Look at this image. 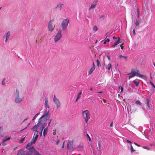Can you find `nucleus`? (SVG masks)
<instances>
[{"instance_id": "obj_1", "label": "nucleus", "mask_w": 155, "mask_h": 155, "mask_svg": "<svg viewBox=\"0 0 155 155\" xmlns=\"http://www.w3.org/2000/svg\"><path fill=\"white\" fill-rule=\"evenodd\" d=\"M140 71L137 69H131V72L130 73V74L129 76V79H130L135 76L139 77L142 78L144 76L140 73Z\"/></svg>"}, {"instance_id": "obj_2", "label": "nucleus", "mask_w": 155, "mask_h": 155, "mask_svg": "<svg viewBox=\"0 0 155 155\" xmlns=\"http://www.w3.org/2000/svg\"><path fill=\"white\" fill-rule=\"evenodd\" d=\"M32 143H29L26 147L27 151L25 155H32L35 150V147L34 146H32Z\"/></svg>"}, {"instance_id": "obj_3", "label": "nucleus", "mask_w": 155, "mask_h": 155, "mask_svg": "<svg viewBox=\"0 0 155 155\" xmlns=\"http://www.w3.org/2000/svg\"><path fill=\"white\" fill-rule=\"evenodd\" d=\"M82 115L83 118L85 120V122L87 123L90 118L89 111L87 110L82 111Z\"/></svg>"}, {"instance_id": "obj_4", "label": "nucleus", "mask_w": 155, "mask_h": 155, "mask_svg": "<svg viewBox=\"0 0 155 155\" xmlns=\"http://www.w3.org/2000/svg\"><path fill=\"white\" fill-rule=\"evenodd\" d=\"M55 26V23L53 19L51 20L48 23V30L52 32L54 30Z\"/></svg>"}, {"instance_id": "obj_5", "label": "nucleus", "mask_w": 155, "mask_h": 155, "mask_svg": "<svg viewBox=\"0 0 155 155\" xmlns=\"http://www.w3.org/2000/svg\"><path fill=\"white\" fill-rule=\"evenodd\" d=\"M49 111H47L46 110H45L43 115L39 118L41 119V121L45 122V123L46 121L49 118Z\"/></svg>"}, {"instance_id": "obj_6", "label": "nucleus", "mask_w": 155, "mask_h": 155, "mask_svg": "<svg viewBox=\"0 0 155 155\" xmlns=\"http://www.w3.org/2000/svg\"><path fill=\"white\" fill-rule=\"evenodd\" d=\"M45 123V122H43L42 121H41V119H39L38 123L37 124L33 126L32 128V130L33 131H35V133H38V131L37 130V129L39 127L40 125H42V124Z\"/></svg>"}, {"instance_id": "obj_7", "label": "nucleus", "mask_w": 155, "mask_h": 155, "mask_svg": "<svg viewBox=\"0 0 155 155\" xmlns=\"http://www.w3.org/2000/svg\"><path fill=\"white\" fill-rule=\"evenodd\" d=\"M69 22L68 18L65 19L63 20L61 23L62 29L63 31L65 30L68 26Z\"/></svg>"}, {"instance_id": "obj_8", "label": "nucleus", "mask_w": 155, "mask_h": 155, "mask_svg": "<svg viewBox=\"0 0 155 155\" xmlns=\"http://www.w3.org/2000/svg\"><path fill=\"white\" fill-rule=\"evenodd\" d=\"M62 30L61 29H59L56 35L54 38V41L56 42L60 40L62 37L61 35Z\"/></svg>"}, {"instance_id": "obj_9", "label": "nucleus", "mask_w": 155, "mask_h": 155, "mask_svg": "<svg viewBox=\"0 0 155 155\" xmlns=\"http://www.w3.org/2000/svg\"><path fill=\"white\" fill-rule=\"evenodd\" d=\"M15 96V102L16 103H19L22 101V99L19 97V92L17 89L16 91Z\"/></svg>"}, {"instance_id": "obj_10", "label": "nucleus", "mask_w": 155, "mask_h": 155, "mask_svg": "<svg viewBox=\"0 0 155 155\" xmlns=\"http://www.w3.org/2000/svg\"><path fill=\"white\" fill-rule=\"evenodd\" d=\"M53 100L54 104H56L57 107H59L60 106L61 103L58 99L55 97V95H54Z\"/></svg>"}, {"instance_id": "obj_11", "label": "nucleus", "mask_w": 155, "mask_h": 155, "mask_svg": "<svg viewBox=\"0 0 155 155\" xmlns=\"http://www.w3.org/2000/svg\"><path fill=\"white\" fill-rule=\"evenodd\" d=\"M73 140H72L71 141H69L68 143L67 144V147L68 149L70 150H73L74 147L73 146Z\"/></svg>"}, {"instance_id": "obj_12", "label": "nucleus", "mask_w": 155, "mask_h": 155, "mask_svg": "<svg viewBox=\"0 0 155 155\" xmlns=\"http://www.w3.org/2000/svg\"><path fill=\"white\" fill-rule=\"evenodd\" d=\"M35 134L33 136V137L32 139V141L31 142H30L31 143H32H32H35L38 137V133H36V134H35Z\"/></svg>"}, {"instance_id": "obj_13", "label": "nucleus", "mask_w": 155, "mask_h": 155, "mask_svg": "<svg viewBox=\"0 0 155 155\" xmlns=\"http://www.w3.org/2000/svg\"><path fill=\"white\" fill-rule=\"evenodd\" d=\"M121 42V40L119 38H118V39L116 41L114 42V45H112L111 46V48H114L119 43H120Z\"/></svg>"}, {"instance_id": "obj_14", "label": "nucleus", "mask_w": 155, "mask_h": 155, "mask_svg": "<svg viewBox=\"0 0 155 155\" xmlns=\"http://www.w3.org/2000/svg\"><path fill=\"white\" fill-rule=\"evenodd\" d=\"M42 124V125H41V127L40 128V136H42V133L43 130L45 126V123H43Z\"/></svg>"}, {"instance_id": "obj_15", "label": "nucleus", "mask_w": 155, "mask_h": 155, "mask_svg": "<svg viewBox=\"0 0 155 155\" xmlns=\"http://www.w3.org/2000/svg\"><path fill=\"white\" fill-rule=\"evenodd\" d=\"M104 65L106 69L108 70H110L111 67L110 63H109L107 64V63L104 62Z\"/></svg>"}, {"instance_id": "obj_16", "label": "nucleus", "mask_w": 155, "mask_h": 155, "mask_svg": "<svg viewBox=\"0 0 155 155\" xmlns=\"http://www.w3.org/2000/svg\"><path fill=\"white\" fill-rule=\"evenodd\" d=\"M97 2V1H94L93 2V3L91 5V6L89 8V9L90 10L92 8H94Z\"/></svg>"}, {"instance_id": "obj_17", "label": "nucleus", "mask_w": 155, "mask_h": 155, "mask_svg": "<svg viewBox=\"0 0 155 155\" xmlns=\"http://www.w3.org/2000/svg\"><path fill=\"white\" fill-rule=\"evenodd\" d=\"M10 36V33L9 31H8L6 34H5V42H7L8 39V38Z\"/></svg>"}, {"instance_id": "obj_18", "label": "nucleus", "mask_w": 155, "mask_h": 155, "mask_svg": "<svg viewBox=\"0 0 155 155\" xmlns=\"http://www.w3.org/2000/svg\"><path fill=\"white\" fill-rule=\"evenodd\" d=\"M17 155H25L24 154V151L22 150H19Z\"/></svg>"}, {"instance_id": "obj_19", "label": "nucleus", "mask_w": 155, "mask_h": 155, "mask_svg": "<svg viewBox=\"0 0 155 155\" xmlns=\"http://www.w3.org/2000/svg\"><path fill=\"white\" fill-rule=\"evenodd\" d=\"M95 68L91 67L88 72V74H91L93 71L95 70Z\"/></svg>"}, {"instance_id": "obj_20", "label": "nucleus", "mask_w": 155, "mask_h": 155, "mask_svg": "<svg viewBox=\"0 0 155 155\" xmlns=\"http://www.w3.org/2000/svg\"><path fill=\"white\" fill-rule=\"evenodd\" d=\"M63 4L59 3L57 5V6L55 8L58 9L59 10H60L61 9V6Z\"/></svg>"}, {"instance_id": "obj_21", "label": "nucleus", "mask_w": 155, "mask_h": 155, "mask_svg": "<svg viewBox=\"0 0 155 155\" xmlns=\"http://www.w3.org/2000/svg\"><path fill=\"white\" fill-rule=\"evenodd\" d=\"M48 127H46V128H45L44 130V131H43V136L45 137V135H46L47 134V131H48Z\"/></svg>"}, {"instance_id": "obj_22", "label": "nucleus", "mask_w": 155, "mask_h": 155, "mask_svg": "<svg viewBox=\"0 0 155 155\" xmlns=\"http://www.w3.org/2000/svg\"><path fill=\"white\" fill-rule=\"evenodd\" d=\"M140 22L138 20H136L135 23V27L138 28H139V25Z\"/></svg>"}, {"instance_id": "obj_23", "label": "nucleus", "mask_w": 155, "mask_h": 155, "mask_svg": "<svg viewBox=\"0 0 155 155\" xmlns=\"http://www.w3.org/2000/svg\"><path fill=\"white\" fill-rule=\"evenodd\" d=\"M45 108H49V107L48 103V100L47 98L45 100Z\"/></svg>"}, {"instance_id": "obj_24", "label": "nucleus", "mask_w": 155, "mask_h": 155, "mask_svg": "<svg viewBox=\"0 0 155 155\" xmlns=\"http://www.w3.org/2000/svg\"><path fill=\"white\" fill-rule=\"evenodd\" d=\"M146 104L147 107L148 109H149L150 108V107L149 104V100L148 98L146 99Z\"/></svg>"}, {"instance_id": "obj_25", "label": "nucleus", "mask_w": 155, "mask_h": 155, "mask_svg": "<svg viewBox=\"0 0 155 155\" xmlns=\"http://www.w3.org/2000/svg\"><path fill=\"white\" fill-rule=\"evenodd\" d=\"M133 83L135 84L136 86V87L138 86L139 84V82H137L135 80L133 81Z\"/></svg>"}, {"instance_id": "obj_26", "label": "nucleus", "mask_w": 155, "mask_h": 155, "mask_svg": "<svg viewBox=\"0 0 155 155\" xmlns=\"http://www.w3.org/2000/svg\"><path fill=\"white\" fill-rule=\"evenodd\" d=\"M124 58L125 60L126 61H127V56H124L121 55H119V58Z\"/></svg>"}, {"instance_id": "obj_27", "label": "nucleus", "mask_w": 155, "mask_h": 155, "mask_svg": "<svg viewBox=\"0 0 155 155\" xmlns=\"http://www.w3.org/2000/svg\"><path fill=\"white\" fill-rule=\"evenodd\" d=\"M130 151L131 153H133L135 151V150L134 149L131 144L130 145Z\"/></svg>"}, {"instance_id": "obj_28", "label": "nucleus", "mask_w": 155, "mask_h": 155, "mask_svg": "<svg viewBox=\"0 0 155 155\" xmlns=\"http://www.w3.org/2000/svg\"><path fill=\"white\" fill-rule=\"evenodd\" d=\"M10 139V138L9 137H6L4 139H3V141H5L7 140H9Z\"/></svg>"}, {"instance_id": "obj_29", "label": "nucleus", "mask_w": 155, "mask_h": 155, "mask_svg": "<svg viewBox=\"0 0 155 155\" xmlns=\"http://www.w3.org/2000/svg\"><path fill=\"white\" fill-rule=\"evenodd\" d=\"M93 30L94 31H97L98 28L97 26L95 25L93 28Z\"/></svg>"}, {"instance_id": "obj_30", "label": "nucleus", "mask_w": 155, "mask_h": 155, "mask_svg": "<svg viewBox=\"0 0 155 155\" xmlns=\"http://www.w3.org/2000/svg\"><path fill=\"white\" fill-rule=\"evenodd\" d=\"M82 92L81 91H80L79 92L78 94L77 95V99H78L81 97V94Z\"/></svg>"}, {"instance_id": "obj_31", "label": "nucleus", "mask_w": 155, "mask_h": 155, "mask_svg": "<svg viewBox=\"0 0 155 155\" xmlns=\"http://www.w3.org/2000/svg\"><path fill=\"white\" fill-rule=\"evenodd\" d=\"M96 62L97 66H100L101 65L99 61L98 60H97L96 61Z\"/></svg>"}, {"instance_id": "obj_32", "label": "nucleus", "mask_w": 155, "mask_h": 155, "mask_svg": "<svg viewBox=\"0 0 155 155\" xmlns=\"http://www.w3.org/2000/svg\"><path fill=\"white\" fill-rule=\"evenodd\" d=\"M150 84L151 85V86L154 88H155V86H154V84L152 81H150Z\"/></svg>"}, {"instance_id": "obj_33", "label": "nucleus", "mask_w": 155, "mask_h": 155, "mask_svg": "<svg viewBox=\"0 0 155 155\" xmlns=\"http://www.w3.org/2000/svg\"><path fill=\"white\" fill-rule=\"evenodd\" d=\"M110 41V39L109 38H107L106 40H105L104 42V44H106L107 42H109Z\"/></svg>"}, {"instance_id": "obj_34", "label": "nucleus", "mask_w": 155, "mask_h": 155, "mask_svg": "<svg viewBox=\"0 0 155 155\" xmlns=\"http://www.w3.org/2000/svg\"><path fill=\"white\" fill-rule=\"evenodd\" d=\"M86 135L87 137L88 138L89 140L90 141H91V139L90 136H89V135L87 134V133L86 134Z\"/></svg>"}, {"instance_id": "obj_35", "label": "nucleus", "mask_w": 155, "mask_h": 155, "mask_svg": "<svg viewBox=\"0 0 155 155\" xmlns=\"http://www.w3.org/2000/svg\"><path fill=\"white\" fill-rule=\"evenodd\" d=\"M135 104H141V103L139 101L137 100L135 102Z\"/></svg>"}, {"instance_id": "obj_36", "label": "nucleus", "mask_w": 155, "mask_h": 155, "mask_svg": "<svg viewBox=\"0 0 155 155\" xmlns=\"http://www.w3.org/2000/svg\"><path fill=\"white\" fill-rule=\"evenodd\" d=\"M143 149H147L148 150H149L150 149V148L147 147H146V146H143Z\"/></svg>"}, {"instance_id": "obj_37", "label": "nucleus", "mask_w": 155, "mask_h": 155, "mask_svg": "<svg viewBox=\"0 0 155 155\" xmlns=\"http://www.w3.org/2000/svg\"><path fill=\"white\" fill-rule=\"evenodd\" d=\"M105 15H102L100 17V19H104V17H105Z\"/></svg>"}, {"instance_id": "obj_38", "label": "nucleus", "mask_w": 155, "mask_h": 155, "mask_svg": "<svg viewBox=\"0 0 155 155\" xmlns=\"http://www.w3.org/2000/svg\"><path fill=\"white\" fill-rule=\"evenodd\" d=\"M25 137H24L20 140V143H22L25 140Z\"/></svg>"}, {"instance_id": "obj_39", "label": "nucleus", "mask_w": 155, "mask_h": 155, "mask_svg": "<svg viewBox=\"0 0 155 155\" xmlns=\"http://www.w3.org/2000/svg\"><path fill=\"white\" fill-rule=\"evenodd\" d=\"M39 114H40V113H38V114H36L35 115V116H34V117L32 119V120H34L35 118V117H36Z\"/></svg>"}, {"instance_id": "obj_40", "label": "nucleus", "mask_w": 155, "mask_h": 155, "mask_svg": "<svg viewBox=\"0 0 155 155\" xmlns=\"http://www.w3.org/2000/svg\"><path fill=\"white\" fill-rule=\"evenodd\" d=\"M56 130L55 129H54V130H53V134L54 135H55L56 134Z\"/></svg>"}, {"instance_id": "obj_41", "label": "nucleus", "mask_w": 155, "mask_h": 155, "mask_svg": "<svg viewBox=\"0 0 155 155\" xmlns=\"http://www.w3.org/2000/svg\"><path fill=\"white\" fill-rule=\"evenodd\" d=\"M137 15H139L140 13V10L138 8H137Z\"/></svg>"}, {"instance_id": "obj_42", "label": "nucleus", "mask_w": 155, "mask_h": 155, "mask_svg": "<svg viewBox=\"0 0 155 155\" xmlns=\"http://www.w3.org/2000/svg\"><path fill=\"white\" fill-rule=\"evenodd\" d=\"M5 78H4L3 79V80L2 82V84L3 85H5V83L4 82V81L5 80Z\"/></svg>"}, {"instance_id": "obj_43", "label": "nucleus", "mask_w": 155, "mask_h": 155, "mask_svg": "<svg viewBox=\"0 0 155 155\" xmlns=\"http://www.w3.org/2000/svg\"><path fill=\"white\" fill-rule=\"evenodd\" d=\"M119 87H120V90H121V91H120L121 92H122L123 91V87H121L120 86Z\"/></svg>"}, {"instance_id": "obj_44", "label": "nucleus", "mask_w": 155, "mask_h": 155, "mask_svg": "<svg viewBox=\"0 0 155 155\" xmlns=\"http://www.w3.org/2000/svg\"><path fill=\"white\" fill-rule=\"evenodd\" d=\"M126 141L127 143H130V145H131V144L132 143H131V142L130 140H126Z\"/></svg>"}, {"instance_id": "obj_45", "label": "nucleus", "mask_w": 155, "mask_h": 155, "mask_svg": "<svg viewBox=\"0 0 155 155\" xmlns=\"http://www.w3.org/2000/svg\"><path fill=\"white\" fill-rule=\"evenodd\" d=\"M98 145H99V150L100 151L101 150V144L100 143H98Z\"/></svg>"}, {"instance_id": "obj_46", "label": "nucleus", "mask_w": 155, "mask_h": 155, "mask_svg": "<svg viewBox=\"0 0 155 155\" xmlns=\"http://www.w3.org/2000/svg\"><path fill=\"white\" fill-rule=\"evenodd\" d=\"M132 32H133V34H134V35H135L136 34L135 33V29H134L133 30V31H132Z\"/></svg>"}, {"instance_id": "obj_47", "label": "nucleus", "mask_w": 155, "mask_h": 155, "mask_svg": "<svg viewBox=\"0 0 155 155\" xmlns=\"http://www.w3.org/2000/svg\"><path fill=\"white\" fill-rule=\"evenodd\" d=\"M107 57L109 60H110V56L109 55H107Z\"/></svg>"}, {"instance_id": "obj_48", "label": "nucleus", "mask_w": 155, "mask_h": 155, "mask_svg": "<svg viewBox=\"0 0 155 155\" xmlns=\"http://www.w3.org/2000/svg\"><path fill=\"white\" fill-rule=\"evenodd\" d=\"M134 143L138 147H140V145L137 144V143Z\"/></svg>"}, {"instance_id": "obj_49", "label": "nucleus", "mask_w": 155, "mask_h": 155, "mask_svg": "<svg viewBox=\"0 0 155 155\" xmlns=\"http://www.w3.org/2000/svg\"><path fill=\"white\" fill-rule=\"evenodd\" d=\"M92 67L95 68V64H94V62H93V64H92Z\"/></svg>"}, {"instance_id": "obj_50", "label": "nucleus", "mask_w": 155, "mask_h": 155, "mask_svg": "<svg viewBox=\"0 0 155 155\" xmlns=\"http://www.w3.org/2000/svg\"><path fill=\"white\" fill-rule=\"evenodd\" d=\"M2 131H3L2 129V128L0 127V133L1 132H2Z\"/></svg>"}, {"instance_id": "obj_51", "label": "nucleus", "mask_w": 155, "mask_h": 155, "mask_svg": "<svg viewBox=\"0 0 155 155\" xmlns=\"http://www.w3.org/2000/svg\"><path fill=\"white\" fill-rule=\"evenodd\" d=\"M64 141L63 142L62 145V146L61 148H63L64 147Z\"/></svg>"}, {"instance_id": "obj_52", "label": "nucleus", "mask_w": 155, "mask_h": 155, "mask_svg": "<svg viewBox=\"0 0 155 155\" xmlns=\"http://www.w3.org/2000/svg\"><path fill=\"white\" fill-rule=\"evenodd\" d=\"M150 78L151 79V80L150 81H152V80H153V78L151 76H150Z\"/></svg>"}, {"instance_id": "obj_53", "label": "nucleus", "mask_w": 155, "mask_h": 155, "mask_svg": "<svg viewBox=\"0 0 155 155\" xmlns=\"http://www.w3.org/2000/svg\"><path fill=\"white\" fill-rule=\"evenodd\" d=\"M59 140H58L57 142H56V144H58L59 143Z\"/></svg>"}, {"instance_id": "obj_54", "label": "nucleus", "mask_w": 155, "mask_h": 155, "mask_svg": "<svg viewBox=\"0 0 155 155\" xmlns=\"http://www.w3.org/2000/svg\"><path fill=\"white\" fill-rule=\"evenodd\" d=\"M113 38L114 39H117V38L116 37L114 36L113 37Z\"/></svg>"}, {"instance_id": "obj_55", "label": "nucleus", "mask_w": 155, "mask_h": 155, "mask_svg": "<svg viewBox=\"0 0 155 155\" xmlns=\"http://www.w3.org/2000/svg\"><path fill=\"white\" fill-rule=\"evenodd\" d=\"M113 122H112L110 124V126L112 127L113 126Z\"/></svg>"}, {"instance_id": "obj_56", "label": "nucleus", "mask_w": 155, "mask_h": 155, "mask_svg": "<svg viewBox=\"0 0 155 155\" xmlns=\"http://www.w3.org/2000/svg\"><path fill=\"white\" fill-rule=\"evenodd\" d=\"M120 47L121 49H123V47L122 46V45H120Z\"/></svg>"}, {"instance_id": "obj_57", "label": "nucleus", "mask_w": 155, "mask_h": 155, "mask_svg": "<svg viewBox=\"0 0 155 155\" xmlns=\"http://www.w3.org/2000/svg\"><path fill=\"white\" fill-rule=\"evenodd\" d=\"M97 93H99V94L102 93V91H100L99 92H97Z\"/></svg>"}, {"instance_id": "obj_58", "label": "nucleus", "mask_w": 155, "mask_h": 155, "mask_svg": "<svg viewBox=\"0 0 155 155\" xmlns=\"http://www.w3.org/2000/svg\"><path fill=\"white\" fill-rule=\"evenodd\" d=\"M51 123V122H49L48 123V127L49 126L50 123Z\"/></svg>"}, {"instance_id": "obj_59", "label": "nucleus", "mask_w": 155, "mask_h": 155, "mask_svg": "<svg viewBox=\"0 0 155 155\" xmlns=\"http://www.w3.org/2000/svg\"><path fill=\"white\" fill-rule=\"evenodd\" d=\"M17 147H15V148H14L13 149V150H16V149H17Z\"/></svg>"}, {"instance_id": "obj_60", "label": "nucleus", "mask_w": 155, "mask_h": 155, "mask_svg": "<svg viewBox=\"0 0 155 155\" xmlns=\"http://www.w3.org/2000/svg\"><path fill=\"white\" fill-rule=\"evenodd\" d=\"M78 99H77H77H76V100H75V102L77 101H78Z\"/></svg>"}, {"instance_id": "obj_61", "label": "nucleus", "mask_w": 155, "mask_h": 155, "mask_svg": "<svg viewBox=\"0 0 155 155\" xmlns=\"http://www.w3.org/2000/svg\"><path fill=\"white\" fill-rule=\"evenodd\" d=\"M90 90L91 91H92V87H91V88H90Z\"/></svg>"}, {"instance_id": "obj_62", "label": "nucleus", "mask_w": 155, "mask_h": 155, "mask_svg": "<svg viewBox=\"0 0 155 155\" xmlns=\"http://www.w3.org/2000/svg\"><path fill=\"white\" fill-rule=\"evenodd\" d=\"M51 120H52V119H51L50 120V121H49V122H51Z\"/></svg>"}, {"instance_id": "obj_63", "label": "nucleus", "mask_w": 155, "mask_h": 155, "mask_svg": "<svg viewBox=\"0 0 155 155\" xmlns=\"http://www.w3.org/2000/svg\"><path fill=\"white\" fill-rule=\"evenodd\" d=\"M153 65L155 67V63H153Z\"/></svg>"}, {"instance_id": "obj_64", "label": "nucleus", "mask_w": 155, "mask_h": 155, "mask_svg": "<svg viewBox=\"0 0 155 155\" xmlns=\"http://www.w3.org/2000/svg\"><path fill=\"white\" fill-rule=\"evenodd\" d=\"M103 100L104 101V102H105V100L103 99Z\"/></svg>"}]
</instances>
